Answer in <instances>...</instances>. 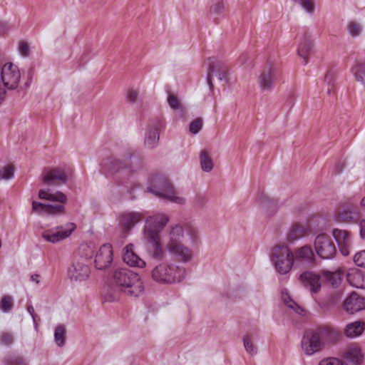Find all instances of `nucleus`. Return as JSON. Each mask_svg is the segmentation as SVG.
<instances>
[{
	"instance_id": "f257e3e1",
	"label": "nucleus",
	"mask_w": 365,
	"mask_h": 365,
	"mask_svg": "<svg viewBox=\"0 0 365 365\" xmlns=\"http://www.w3.org/2000/svg\"><path fill=\"white\" fill-rule=\"evenodd\" d=\"M168 221V216L162 214L150 216L145 220L143 237L151 247L152 257L157 259H162L165 255L159 235Z\"/></svg>"
},
{
	"instance_id": "f03ea898",
	"label": "nucleus",
	"mask_w": 365,
	"mask_h": 365,
	"mask_svg": "<svg viewBox=\"0 0 365 365\" xmlns=\"http://www.w3.org/2000/svg\"><path fill=\"white\" fill-rule=\"evenodd\" d=\"M116 287L130 297H138L143 290V282L138 274L127 268H118L113 274Z\"/></svg>"
},
{
	"instance_id": "7ed1b4c3",
	"label": "nucleus",
	"mask_w": 365,
	"mask_h": 365,
	"mask_svg": "<svg viewBox=\"0 0 365 365\" xmlns=\"http://www.w3.org/2000/svg\"><path fill=\"white\" fill-rule=\"evenodd\" d=\"M38 197L41 200H46L59 202V204L42 203L36 201L32 202V210L38 214L59 215L65 212L63 204L67 202L66 195L60 191L52 192L51 189L40 190Z\"/></svg>"
},
{
	"instance_id": "20e7f679",
	"label": "nucleus",
	"mask_w": 365,
	"mask_h": 365,
	"mask_svg": "<svg viewBox=\"0 0 365 365\" xmlns=\"http://www.w3.org/2000/svg\"><path fill=\"white\" fill-rule=\"evenodd\" d=\"M184 237V230L181 225H175L171 227L169 232V241L166 249L174 257L182 262H187L192 259V251L182 244Z\"/></svg>"
},
{
	"instance_id": "39448f33",
	"label": "nucleus",
	"mask_w": 365,
	"mask_h": 365,
	"mask_svg": "<svg viewBox=\"0 0 365 365\" xmlns=\"http://www.w3.org/2000/svg\"><path fill=\"white\" fill-rule=\"evenodd\" d=\"M151 275L153 280L158 283L174 284L185 278L186 269L173 263H161L152 270Z\"/></svg>"
},
{
	"instance_id": "423d86ee",
	"label": "nucleus",
	"mask_w": 365,
	"mask_h": 365,
	"mask_svg": "<svg viewBox=\"0 0 365 365\" xmlns=\"http://www.w3.org/2000/svg\"><path fill=\"white\" fill-rule=\"evenodd\" d=\"M270 259L280 274H287L294 262V252L284 244L277 245L272 248Z\"/></svg>"
},
{
	"instance_id": "0eeeda50",
	"label": "nucleus",
	"mask_w": 365,
	"mask_h": 365,
	"mask_svg": "<svg viewBox=\"0 0 365 365\" xmlns=\"http://www.w3.org/2000/svg\"><path fill=\"white\" fill-rule=\"evenodd\" d=\"M148 191L155 196L169 200L177 204H184L185 200L175 195L173 185L165 175H156L151 181V185L148 187Z\"/></svg>"
},
{
	"instance_id": "6e6552de",
	"label": "nucleus",
	"mask_w": 365,
	"mask_h": 365,
	"mask_svg": "<svg viewBox=\"0 0 365 365\" xmlns=\"http://www.w3.org/2000/svg\"><path fill=\"white\" fill-rule=\"evenodd\" d=\"M360 217L356 205L350 200L340 202L335 210L334 219L338 222L356 223Z\"/></svg>"
},
{
	"instance_id": "1a4fd4ad",
	"label": "nucleus",
	"mask_w": 365,
	"mask_h": 365,
	"mask_svg": "<svg viewBox=\"0 0 365 365\" xmlns=\"http://www.w3.org/2000/svg\"><path fill=\"white\" fill-rule=\"evenodd\" d=\"M91 255L76 257L72 264L68 269V277L72 281H84L90 275L91 270L88 259Z\"/></svg>"
},
{
	"instance_id": "9d476101",
	"label": "nucleus",
	"mask_w": 365,
	"mask_h": 365,
	"mask_svg": "<svg viewBox=\"0 0 365 365\" xmlns=\"http://www.w3.org/2000/svg\"><path fill=\"white\" fill-rule=\"evenodd\" d=\"M314 245L317 254L322 259H332L336 253V248L332 239L325 233L316 237Z\"/></svg>"
},
{
	"instance_id": "9b49d317",
	"label": "nucleus",
	"mask_w": 365,
	"mask_h": 365,
	"mask_svg": "<svg viewBox=\"0 0 365 365\" xmlns=\"http://www.w3.org/2000/svg\"><path fill=\"white\" fill-rule=\"evenodd\" d=\"M207 82L212 90L213 88L212 76L215 73L220 81H227L228 68L222 61H217L215 57L207 59Z\"/></svg>"
},
{
	"instance_id": "f8f14e48",
	"label": "nucleus",
	"mask_w": 365,
	"mask_h": 365,
	"mask_svg": "<svg viewBox=\"0 0 365 365\" xmlns=\"http://www.w3.org/2000/svg\"><path fill=\"white\" fill-rule=\"evenodd\" d=\"M1 83H3V88L8 89H16L20 81L21 75L18 67L12 63H7L1 68Z\"/></svg>"
},
{
	"instance_id": "ddd939ff",
	"label": "nucleus",
	"mask_w": 365,
	"mask_h": 365,
	"mask_svg": "<svg viewBox=\"0 0 365 365\" xmlns=\"http://www.w3.org/2000/svg\"><path fill=\"white\" fill-rule=\"evenodd\" d=\"M279 76L277 68L272 63H267L257 78V83L262 91H270Z\"/></svg>"
},
{
	"instance_id": "4468645a",
	"label": "nucleus",
	"mask_w": 365,
	"mask_h": 365,
	"mask_svg": "<svg viewBox=\"0 0 365 365\" xmlns=\"http://www.w3.org/2000/svg\"><path fill=\"white\" fill-rule=\"evenodd\" d=\"M332 235L338 245L340 252L344 256H348L352 247L351 233L346 230L335 228L332 230Z\"/></svg>"
},
{
	"instance_id": "2eb2a0df",
	"label": "nucleus",
	"mask_w": 365,
	"mask_h": 365,
	"mask_svg": "<svg viewBox=\"0 0 365 365\" xmlns=\"http://www.w3.org/2000/svg\"><path fill=\"white\" fill-rule=\"evenodd\" d=\"M103 167L111 174L122 172L125 175H129L133 172L130 163L128 159L120 160L110 158L104 162Z\"/></svg>"
},
{
	"instance_id": "dca6fc26",
	"label": "nucleus",
	"mask_w": 365,
	"mask_h": 365,
	"mask_svg": "<svg viewBox=\"0 0 365 365\" xmlns=\"http://www.w3.org/2000/svg\"><path fill=\"white\" fill-rule=\"evenodd\" d=\"M301 346L304 353L312 355L322 348V341L314 331L305 334L302 339Z\"/></svg>"
},
{
	"instance_id": "f3484780",
	"label": "nucleus",
	"mask_w": 365,
	"mask_h": 365,
	"mask_svg": "<svg viewBox=\"0 0 365 365\" xmlns=\"http://www.w3.org/2000/svg\"><path fill=\"white\" fill-rule=\"evenodd\" d=\"M343 309L349 314L363 310L365 309V298L353 292L344 301Z\"/></svg>"
},
{
	"instance_id": "a211bd4d",
	"label": "nucleus",
	"mask_w": 365,
	"mask_h": 365,
	"mask_svg": "<svg viewBox=\"0 0 365 365\" xmlns=\"http://www.w3.org/2000/svg\"><path fill=\"white\" fill-rule=\"evenodd\" d=\"M113 261L112 247L109 244L102 245L97 252L95 257L96 267L103 269L109 267Z\"/></svg>"
},
{
	"instance_id": "6ab92c4d",
	"label": "nucleus",
	"mask_w": 365,
	"mask_h": 365,
	"mask_svg": "<svg viewBox=\"0 0 365 365\" xmlns=\"http://www.w3.org/2000/svg\"><path fill=\"white\" fill-rule=\"evenodd\" d=\"M302 284L312 293H317L321 288V277L312 272L306 271L299 278Z\"/></svg>"
},
{
	"instance_id": "aec40b11",
	"label": "nucleus",
	"mask_w": 365,
	"mask_h": 365,
	"mask_svg": "<svg viewBox=\"0 0 365 365\" xmlns=\"http://www.w3.org/2000/svg\"><path fill=\"white\" fill-rule=\"evenodd\" d=\"M163 127L164 123L161 120H156L149 125L145 138V145L147 148L152 149L158 145L159 140V130Z\"/></svg>"
},
{
	"instance_id": "412c9836",
	"label": "nucleus",
	"mask_w": 365,
	"mask_h": 365,
	"mask_svg": "<svg viewBox=\"0 0 365 365\" xmlns=\"http://www.w3.org/2000/svg\"><path fill=\"white\" fill-rule=\"evenodd\" d=\"M314 331L320 339L322 346L325 343H335L340 337V333L328 325L320 326Z\"/></svg>"
},
{
	"instance_id": "4be33fe9",
	"label": "nucleus",
	"mask_w": 365,
	"mask_h": 365,
	"mask_svg": "<svg viewBox=\"0 0 365 365\" xmlns=\"http://www.w3.org/2000/svg\"><path fill=\"white\" fill-rule=\"evenodd\" d=\"M76 227V226L74 223H68L67 228L64 230H48L43 232L42 233V237L47 242L56 243L69 237Z\"/></svg>"
},
{
	"instance_id": "5701e85b",
	"label": "nucleus",
	"mask_w": 365,
	"mask_h": 365,
	"mask_svg": "<svg viewBox=\"0 0 365 365\" xmlns=\"http://www.w3.org/2000/svg\"><path fill=\"white\" fill-rule=\"evenodd\" d=\"M143 218L142 213L138 212H125L120 215L119 224L125 232L130 231Z\"/></svg>"
},
{
	"instance_id": "b1692460",
	"label": "nucleus",
	"mask_w": 365,
	"mask_h": 365,
	"mask_svg": "<svg viewBox=\"0 0 365 365\" xmlns=\"http://www.w3.org/2000/svg\"><path fill=\"white\" fill-rule=\"evenodd\" d=\"M294 261L302 262L309 265H313L315 262L314 254L309 245L297 249L294 251Z\"/></svg>"
},
{
	"instance_id": "393cba45",
	"label": "nucleus",
	"mask_w": 365,
	"mask_h": 365,
	"mask_svg": "<svg viewBox=\"0 0 365 365\" xmlns=\"http://www.w3.org/2000/svg\"><path fill=\"white\" fill-rule=\"evenodd\" d=\"M123 261L131 267H143L145 262L141 259L133 251V245H128L124 250Z\"/></svg>"
},
{
	"instance_id": "a878e982",
	"label": "nucleus",
	"mask_w": 365,
	"mask_h": 365,
	"mask_svg": "<svg viewBox=\"0 0 365 365\" xmlns=\"http://www.w3.org/2000/svg\"><path fill=\"white\" fill-rule=\"evenodd\" d=\"M67 175L65 172L59 168H55L48 170L43 176V182L45 184H51L54 181H59L62 184H65L67 182Z\"/></svg>"
},
{
	"instance_id": "bb28decb",
	"label": "nucleus",
	"mask_w": 365,
	"mask_h": 365,
	"mask_svg": "<svg viewBox=\"0 0 365 365\" xmlns=\"http://www.w3.org/2000/svg\"><path fill=\"white\" fill-rule=\"evenodd\" d=\"M347 281L352 287L365 288V273L361 270L353 269L347 273Z\"/></svg>"
},
{
	"instance_id": "cd10ccee",
	"label": "nucleus",
	"mask_w": 365,
	"mask_h": 365,
	"mask_svg": "<svg viewBox=\"0 0 365 365\" xmlns=\"http://www.w3.org/2000/svg\"><path fill=\"white\" fill-rule=\"evenodd\" d=\"M365 329V322L356 321L347 324L344 329V335L348 338H355L360 336Z\"/></svg>"
},
{
	"instance_id": "c85d7f7f",
	"label": "nucleus",
	"mask_w": 365,
	"mask_h": 365,
	"mask_svg": "<svg viewBox=\"0 0 365 365\" xmlns=\"http://www.w3.org/2000/svg\"><path fill=\"white\" fill-rule=\"evenodd\" d=\"M304 235V228L302 225L298 224L292 225L287 234V241L289 243H293L294 241L303 237Z\"/></svg>"
},
{
	"instance_id": "c756f323",
	"label": "nucleus",
	"mask_w": 365,
	"mask_h": 365,
	"mask_svg": "<svg viewBox=\"0 0 365 365\" xmlns=\"http://www.w3.org/2000/svg\"><path fill=\"white\" fill-rule=\"evenodd\" d=\"M312 48V40L309 38L305 36L303 41L300 43L298 48V54L300 57L304 58V64H307L308 63V58Z\"/></svg>"
},
{
	"instance_id": "7c9ffc66",
	"label": "nucleus",
	"mask_w": 365,
	"mask_h": 365,
	"mask_svg": "<svg viewBox=\"0 0 365 365\" xmlns=\"http://www.w3.org/2000/svg\"><path fill=\"white\" fill-rule=\"evenodd\" d=\"M345 357L347 361L359 364L362 361L364 356L360 349L356 346H350L345 352Z\"/></svg>"
},
{
	"instance_id": "2f4dec72",
	"label": "nucleus",
	"mask_w": 365,
	"mask_h": 365,
	"mask_svg": "<svg viewBox=\"0 0 365 365\" xmlns=\"http://www.w3.org/2000/svg\"><path fill=\"white\" fill-rule=\"evenodd\" d=\"M201 168L205 172H210L213 168L212 158L206 150H202L200 155Z\"/></svg>"
},
{
	"instance_id": "473e14b6",
	"label": "nucleus",
	"mask_w": 365,
	"mask_h": 365,
	"mask_svg": "<svg viewBox=\"0 0 365 365\" xmlns=\"http://www.w3.org/2000/svg\"><path fill=\"white\" fill-rule=\"evenodd\" d=\"M356 80L365 85V63H357L352 68Z\"/></svg>"
},
{
	"instance_id": "72a5a7b5",
	"label": "nucleus",
	"mask_w": 365,
	"mask_h": 365,
	"mask_svg": "<svg viewBox=\"0 0 365 365\" xmlns=\"http://www.w3.org/2000/svg\"><path fill=\"white\" fill-rule=\"evenodd\" d=\"M66 328L63 325H58L56 327L54 331V339L57 345L60 347L65 344Z\"/></svg>"
},
{
	"instance_id": "f704fd0d",
	"label": "nucleus",
	"mask_w": 365,
	"mask_h": 365,
	"mask_svg": "<svg viewBox=\"0 0 365 365\" xmlns=\"http://www.w3.org/2000/svg\"><path fill=\"white\" fill-rule=\"evenodd\" d=\"M326 276L333 287H338L341 281V273L340 272H327Z\"/></svg>"
},
{
	"instance_id": "c9c22d12",
	"label": "nucleus",
	"mask_w": 365,
	"mask_h": 365,
	"mask_svg": "<svg viewBox=\"0 0 365 365\" xmlns=\"http://www.w3.org/2000/svg\"><path fill=\"white\" fill-rule=\"evenodd\" d=\"M14 306L13 299L11 296L6 295L2 297L0 302V309L4 312H10Z\"/></svg>"
},
{
	"instance_id": "e433bc0d",
	"label": "nucleus",
	"mask_w": 365,
	"mask_h": 365,
	"mask_svg": "<svg viewBox=\"0 0 365 365\" xmlns=\"http://www.w3.org/2000/svg\"><path fill=\"white\" fill-rule=\"evenodd\" d=\"M14 167L11 165H6L0 169V180L11 179L14 177Z\"/></svg>"
},
{
	"instance_id": "4c0bfd02",
	"label": "nucleus",
	"mask_w": 365,
	"mask_h": 365,
	"mask_svg": "<svg viewBox=\"0 0 365 365\" xmlns=\"http://www.w3.org/2000/svg\"><path fill=\"white\" fill-rule=\"evenodd\" d=\"M261 205L264 208H275L277 205V201L274 199H270L267 195L262 194L259 197Z\"/></svg>"
},
{
	"instance_id": "58836bf2",
	"label": "nucleus",
	"mask_w": 365,
	"mask_h": 365,
	"mask_svg": "<svg viewBox=\"0 0 365 365\" xmlns=\"http://www.w3.org/2000/svg\"><path fill=\"white\" fill-rule=\"evenodd\" d=\"M225 9L223 0H212L210 11L215 14H220Z\"/></svg>"
},
{
	"instance_id": "ea45409f",
	"label": "nucleus",
	"mask_w": 365,
	"mask_h": 365,
	"mask_svg": "<svg viewBox=\"0 0 365 365\" xmlns=\"http://www.w3.org/2000/svg\"><path fill=\"white\" fill-rule=\"evenodd\" d=\"M347 29L351 36H356L360 34L361 26L356 21H351L347 26Z\"/></svg>"
},
{
	"instance_id": "a19ab883",
	"label": "nucleus",
	"mask_w": 365,
	"mask_h": 365,
	"mask_svg": "<svg viewBox=\"0 0 365 365\" xmlns=\"http://www.w3.org/2000/svg\"><path fill=\"white\" fill-rule=\"evenodd\" d=\"M0 342L2 345L10 346L14 342V336L10 332L4 331L0 334Z\"/></svg>"
},
{
	"instance_id": "79ce46f5",
	"label": "nucleus",
	"mask_w": 365,
	"mask_h": 365,
	"mask_svg": "<svg viewBox=\"0 0 365 365\" xmlns=\"http://www.w3.org/2000/svg\"><path fill=\"white\" fill-rule=\"evenodd\" d=\"M243 344H244V346H245L247 352H248L249 354H250L252 355L257 354V349L254 346L249 336L247 335L243 337Z\"/></svg>"
},
{
	"instance_id": "37998d69",
	"label": "nucleus",
	"mask_w": 365,
	"mask_h": 365,
	"mask_svg": "<svg viewBox=\"0 0 365 365\" xmlns=\"http://www.w3.org/2000/svg\"><path fill=\"white\" fill-rule=\"evenodd\" d=\"M202 127V120L197 118L192 121L190 124V131L192 134H197L200 132Z\"/></svg>"
},
{
	"instance_id": "c03bdc74",
	"label": "nucleus",
	"mask_w": 365,
	"mask_h": 365,
	"mask_svg": "<svg viewBox=\"0 0 365 365\" xmlns=\"http://www.w3.org/2000/svg\"><path fill=\"white\" fill-rule=\"evenodd\" d=\"M295 3L299 4L308 13H312L314 5L312 0H293Z\"/></svg>"
},
{
	"instance_id": "a18cd8bd",
	"label": "nucleus",
	"mask_w": 365,
	"mask_h": 365,
	"mask_svg": "<svg viewBox=\"0 0 365 365\" xmlns=\"http://www.w3.org/2000/svg\"><path fill=\"white\" fill-rule=\"evenodd\" d=\"M284 301L285 304L288 307L294 309L297 313H298L299 314H302V313L304 312V309L299 305H298L295 302H294L292 299H291L289 298V297H288V299L284 298Z\"/></svg>"
},
{
	"instance_id": "49530a36",
	"label": "nucleus",
	"mask_w": 365,
	"mask_h": 365,
	"mask_svg": "<svg viewBox=\"0 0 365 365\" xmlns=\"http://www.w3.org/2000/svg\"><path fill=\"white\" fill-rule=\"evenodd\" d=\"M6 365H21L23 363V359L19 356H8L4 359Z\"/></svg>"
},
{
	"instance_id": "de8ad7c7",
	"label": "nucleus",
	"mask_w": 365,
	"mask_h": 365,
	"mask_svg": "<svg viewBox=\"0 0 365 365\" xmlns=\"http://www.w3.org/2000/svg\"><path fill=\"white\" fill-rule=\"evenodd\" d=\"M169 106L174 110L182 109V106L177 97L173 94H169L168 97Z\"/></svg>"
},
{
	"instance_id": "09e8293b",
	"label": "nucleus",
	"mask_w": 365,
	"mask_h": 365,
	"mask_svg": "<svg viewBox=\"0 0 365 365\" xmlns=\"http://www.w3.org/2000/svg\"><path fill=\"white\" fill-rule=\"evenodd\" d=\"M354 261L357 266L365 267V250L356 253L354 255Z\"/></svg>"
},
{
	"instance_id": "8fccbe9b",
	"label": "nucleus",
	"mask_w": 365,
	"mask_h": 365,
	"mask_svg": "<svg viewBox=\"0 0 365 365\" xmlns=\"http://www.w3.org/2000/svg\"><path fill=\"white\" fill-rule=\"evenodd\" d=\"M319 365H346V363L342 362L341 361L336 359V358H330L322 360L319 362Z\"/></svg>"
},
{
	"instance_id": "3c124183",
	"label": "nucleus",
	"mask_w": 365,
	"mask_h": 365,
	"mask_svg": "<svg viewBox=\"0 0 365 365\" xmlns=\"http://www.w3.org/2000/svg\"><path fill=\"white\" fill-rule=\"evenodd\" d=\"M19 51L24 56H28L29 55V46L25 41H21L19 43Z\"/></svg>"
},
{
	"instance_id": "603ef678",
	"label": "nucleus",
	"mask_w": 365,
	"mask_h": 365,
	"mask_svg": "<svg viewBox=\"0 0 365 365\" xmlns=\"http://www.w3.org/2000/svg\"><path fill=\"white\" fill-rule=\"evenodd\" d=\"M27 311L31 314V317L33 319L34 323L35 326L36 327L37 326V322L40 321V318L35 313L34 307L31 304H27Z\"/></svg>"
},
{
	"instance_id": "864d4df0",
	"label": "nucleus",
	"mask_w": 365,
	"mask_h": 365,
	"mask_svg": "<svg viewBox=\"0 0 365 365\" xmlns=\"http://www.w3.org/2000/svg\"><path fill=\"white\" fill-rule=\"evenodd\" d=\"M195 205L202 207L206 203V198L203 195H197L195 201Z\"/></svg>"
},
{
	"instance_id": "5fc2aeb1",
	"label": "nucleus",
	"mask_w": 365,
	"mask_h": 365,
	"mask_svg": "<svg viewBox=\"0 0 365 365\" xmlns=\"http://www.w3.org/2000/svg\"><path fill=\"white\" fill-rule=\"evenodd\" d=\"M138 96V92L136 91H130L128 93V99L129 101L134 102Z\"/></svg>"
},
{
	"instance_id": "6e6d98bb",
	"label": "nucleus",
	"mask_w": 365,
	"mask_h": 365,
	"mask_svg": "<svg viewBox=\"0 0 365 365\" xmlns=\"http://www.w3.org/2000/svg\"><path fill=\"white\" fill-rule=\"evenodd\" d=\"M249 59H250L249 55L247 53H243L240 56L238 61L242 65H244V64L247 63V62L249 61Z\"/></svg>"
},
{
	"instance_id": "4d7b16f0",
	"label": "nucleus",
	"mask_w": 365,
	"mask_h": 365,
	"mask_svg": "<svg viewBox=\"0 0 365 365\" xmlns=\"http://www.w3.org/2000/svg\"><path fill=\"white\" fill-rule=\"evenodd\" d=\"M360 235L363 239H365V220L360 222Z\"/></svg>"
},
{
	"instance_id": "13d9d810",
	"label": "nucleus",
	"mask_w": 365,
	"mask_h": 365,
	"mask_svg": "<svg viewBox=\"0 0 365 365\" xmlns=\"http://www.w3.org/2000/svg\"><path fill=\"white\" fill-rule=\"evenodd\" d=\"M118 299V296L116 295H113L111 294H109V293H107L106 295H105V299L106 301H109V302H113V301H115Z\"/></svg>"
},
{
	"instance_id": "bf43d9fd",
	"label": "nucleus",
	"mask_w": 365,
	"mask_h": 365,
	"mask_svg": "<svg viewBox=\"0 0 365 365\" xmlns=\"http://www.w3.org/2000/svg\"><path fill=\"white\" fill-rule=\"evenodd\" d=\"M332 77H333V75L331 74V72H327L326 76H325V81H328L329 83H330L331 79H332Z\"/></svg>"
},
{
	"instance_id": "052dcab7",
	"label": "nucleus",
	"mask_w": 365,
	"mask_h": 365,
	"mask_svg": "<svg viewBox=\"0 0 365 365\" xmlns=\"http://www.w3.org/2000/svg\"><path fill=\"white\" fill-rule=\"evenodd\" d=\"M38 278H39V275L38 274H33V275L31 276V281L36 282V283L39 282Z\"/></svg>"
},
{
	"instance_id": "680f3d73",
	"label": "nucleus",
	"mask_w": 365,
	"mask_h": 365,
	"mask_svg": "<svg viewBox=\"0 0 365 365\" xmlns=\"http://www.w3.org/2000/svg\"><path fill=\"white\" fill-rule=\"evenodd\" d=\"M4 27H5V24L2 23V22H0V32H4L5 31Z\"/></svg>"
},
{
	"instance_id": "e2e57ef3",
	"label": "nucleus",
	"mask_w": 365,
	"mask_h": 365,
	"mask_svg": "<svg viewBox=\"0 0 365 365\" xmlns=\"http://www.w3.org/2000/svg\"><path fill=\"white\" fill-rule=\"evenodd\" d=\"M361 205L362 207H365V197L361 199Z\"/></svg>"
}]
</instances>
